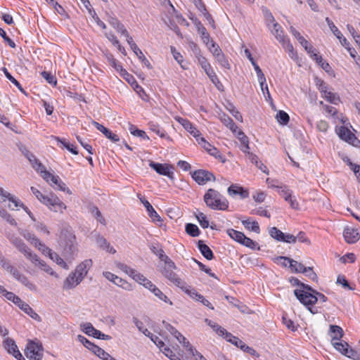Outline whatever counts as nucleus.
Segmentation results:
<instances>
[{
  "mask_svg": "<svg viewBox=\"0 0 360 360\" xmlns=\"http://www.w3.org/2000/svg\"><path fill=\"white\" fill-rule=\"evenodd\" d=\"M221 120L224 124L226 125L229 129H230L233 133L237 132L238 127L229 116L224 115L221 117Z\"/></svg>",
  "mask_w": 360,
  "mask_h": 360,
  "instance_id": "37998d69",
  "label": "nucleus"
},
{
  "mask_svg": "<svg viewBox=\"0 0 360 360\" xmlns=\"http://www.w3.org/2000/svg\"><path fill=\"white\" fill-rule=\"evenodd\" d=\"M198 249L201 254L208 260H211L214 257L213 252L208 245L203 243V241L199 240L198 243Z\"/></svg>",
  "mask_w": 360,
  "mask_h": 360,
  "instance_id": "4c0bfd02",
  "label": "nucleus"
},
{
  "mask_svg": "<svg viewBox=\"0 0 360 360\" xmlns=\"http://www.w3.org/2000/svg\"><path fill=\"white\" fill-rule=\"evenodd\" d=\"M307 294V295L305 294H299L297 296L300 297V302L303 305L307 307L308 310L311 314H315L318 313V309L317 308L313 307V305L315 304L319 300H320L321 302H326L328 300V298L323 294L318 291L314 292V295L309 293Z\"/></svg>",
  "mask_w": 360,
  "mask_h": 360,
  "instance_id": "39448f33",
  "label": "nucleus"
},
{
  "mask_svg": "<svg viewBox=\"0 0 360 360\" xmlns=\"http://www.w3.org/2000/svg\"><path fill=\"white\" fill-rule=\"evenodd\" d=\"M93 262L91 259H86L79 263L75 268L74 273L78 277V281L82 282L92 267Z\"/></svg>",
  "mask_w": 360,
  "mask_h": 360,
  "instance_id": "4468645a",
  "label": "nucleus"
},
{
  "mask_svg": "<svg viewBox=\"0 0 360 360\" xmlns=\"http://www.w3.org/2000/svg\"><path fill=\"white\" fill-rule=\"evenodd\" d=\"M136 282L142 285L144 288L148 286V283H150V281L146 278L143 274L136 271L135 274L131 277Z\"/></svg>",
  "mask_w": 360,
  "mask_h": 360,
  "instance_id": "a18cd8bd",
  "label": "nucleus"
},
{
  "mask_svg": "<svg viewBox=\"0 0 360 360\" xmlns=\"http://www.w3.org/2000/svg\"><path fill=\"white\" fill-rule=\"evenodd\" d=\"M149 166L153 169L158 174L166 176L170 179H174V167L168 164H162L150 161Z\"/></svg>",
  "mask_w": 360,
  "mask_h": 360,
  "instance_id": "6e6552de",
  "label": "nucleus"
},
{
  "mask_svg": "<svg viewBox=\"0 0 360 360\" xmlns=\"http://www.w3.org/2000/svg\"><path fill=\"white\" fill-rule=\"evenodd\" d=\"M105 56L108 62L117 72H120L121 75H127V76H129V74L122 68L120 63L114 58L112 54L108 53H105Z\"/></svg>",
  "mask_w": 360,
  "mask_h": 360,
  "instance_id": "bb28decb",
  "label": "nucleus"
},
{
  "mask_svg": "<svg viewBox=\"0 0 360 360\" xmlns=\"http://www.w3.org/2000/svg\"><path fill=\"white\" fill-rule=\"evenodd\" d=\"M41 172L42 178L48 183H49L52 186H56L59 190L67 191L68 193H71L69 188L66 187L65 184L60 180L59 176L53 175L49 172L46 171V169Z\"/></svg>",
  "mask_w": 360,
  "mask_h": 360,
  "instance_id": "9d476101",
  "label": "nucleus"
},
{
  "mask_svg": "<svg viewBox=\"0 0 360 360\" xmlns=\"http://www.w3.org/2000/svg\"><path fill=\"white\" fill-rule=\"evenodd\" d=\"M331 344L335 349H337L338 352H340L343 355L345 354V352H347L348 347H349V345L347 342H341L340 340L331 342Z\"/></svg>",
  "mask_w": 360,
  "mask_h": 360,
  "instance_id": "de8ad7c7",
  "label": "nucleus"
},
{
  "mask_svg": "<svg viewBox=\"0 0 360 360\" xmlns=\"http://www.w3.org/2000/svg\"><path fill=\"white\" fill-rule=\"evenodd\" d=\"M335 132L340 139L352 144L353 146H356L355 142H360L355 135L346 127H336Z\"/></svg>",
  "mask_w": 360,
  "mask_h": 360,
  "instance_id": "f8f14e48",
  "label": "nucleus"
},
{
  "mask_svg": "<svg viewBox=\"0 0 360 360\" xmlns=\"http://www.w3.org/2000/svg\"><path fill=\"white\" fill-rule=\"evenodd\" d=\"M206 205L214 210H226L229 202L219 191L209 188L203 197Z\"/></svg>",
  "mask_w": 360,
  "mask_h": 360,
  "instance_id": "f03ea898",
  "label": "nucleus"
},
{
  "mask_svg": "<svg viewBox=\"0 0 360 360\" xmlns=\"http://www.w3.org/2000/svg\"><path fill=\"white\" fill-rule=\"evenodd\" d=\"M81 282L78 281V277L75 274V273L72 272L69 274V276L65 278L63 284V288L65 289H72L79 285Z\"/></svg>",
  "mask_w": 360,
  "mask_h": 360,
  "instance_id": "2f4dec72",
  "label": "nucleus"
},
{
  "mask_svg": "<svg viewBox=\"0 0 360 360\" xmlns=\"http://www.w3.org/2000/svg\"><path fill=\"white\" fill-rule=\"evenodd\" d=\"M48 250L49 251H41V252L44 255H48L51 259L55 262L60 267L65 269H69L68 264L57 253L53 252L49 248H48Z\"/></svg>",
  "mask_w": 360,
  "mask_h": 360,
  "instance_id": "b1692460",
  "label": "nucleus"
},
{
  "mask_svg": "<svg viewBox=\"0 0 360 360\" xmlns=\"http://www.w3.org/2000/svg\"><path fill=\"white\" fill-rule=\"evenodd\" d=\"M96 241L97 245L106 252L111 254H115L116 252V250L110 245L103 236L99 234L96 235Z\"/></svg>",
  "mask_w": 360,
  "mask_h": 360,
  "instance_id": "cd10ccee",
  "label": "nucleus"
},
{
  "mask_svg": "<svg viewBox=\"0 0 360 360\" xmlns=\"http://www.w3.org/2000/svg\"><path fill=\"white\" fill-rule=\"evenodd\" d=\"M269 234L273 238L278 241H281V240H283V236H284V233L276 227H271L269 229Z\"/></svg>",
  "mask_w": 360,
  "mask_h": 360,
  "instance_id": "13d9d810",
  "label": "nucleus"
},
{
  "mask_svg": "<svg viewBox=\"0 0 360 360\" xmlns=\"http://www.w3.org/2000/svg\"><path fill=\"white\" fill-rule=\"evenodd\" d=\"M129 130L131 134L135 136L141 137L143 139H149V137L147 136L144 131L136 129V127L133 124L129 126Z\"/></svg>",
  "mask_w": 360,
  "mask_h": 360,
  "instance_id": "5fc2aeb1",
  "label": "nucleus"
},
{
  "mask_svg": "<svg viewBox=\"0 0 360 360\" xmlns=\"http://www.w3.org/2000/svg\"><path fill=\"white\" fill-rule=\"evenodd\" d=\"M17 249L22 253L27 259L37 260V255L33 253L24 242L21 243Z\"/></svg>",
  "mask_w": 360,
  "mask_h": 360,
  "instance_id": "58836bf2",
  "label": "nucleus"
},
{
  "mask_svg": "<svg viewBox=\"0 0 360 360\" xmlns=\"http://www.w3.org/2000/svg\"><path fill=\"white\" fill-rule=\"evenodd\" d=\"M20 233L26 240L30 242L40 252L49 251L48 247L44 243H43L38 238H37L34 234L25 230L20 231Z\"/></svg>",
  "mask_w": 360,
  "mask_h": 360,
  "instance_id": "ddd939ff",
  "label": "nucleus"
},
{
  "mask_svg": "<svg viewBox=\"0 0 360 360\" xmlns=\"http://www.w3.org/2000/svg\"><path fill=\"white\" fill-rule=\"evenodd\" d=\"M25 355L32 360H41L43 356L41 346L34 342H30L25 349Z\"/></svg>",
  "mask_w": 360,
  "mask_h": 360,
  "instance_id": "9b49d317",
  "label": "nucleus"
},
{
  "mask_svg": "<svg viewBox=\"0 0 360 360\" xmlns=\"http://www.w3.org/2000/svg\"><path fill=\"white\" fill-rule=\"evenodd\" d=\"M6 200H8L11 203H13V207H12L11 205H9V207L12 210H13L14 207H18V205H22V202L18 198L5 191L2 188H0V201L4 202Z\"/></svg>",
  "mask_w": 360,
  "mask_h": 360,
  "instance_id": "412c9836",
  "label": "nucleus"
},
{
  "mask_svg": "<svg viewBox=\"0 0 360 360\" xmlns=\"http://www.w3.org/2000/svg\"><path fill=\"white\" fill-rule=\"evenodd\" d=\"M83 327V331L89 336L94 335V333L96 332V328L92 326L90 323H86L82 325Z\"/></svg>",
  "mask_w": 360,
  "mask_h": 360,
  "instance_id": "774afa93",
  "label": "nucleus"
},
{
  "mask_svg": "<svg viewBox=\"0 0 360 360\" xmlns=\"http://www.w3.org/2000/svg\"><path fill=\"white\" fill-rule=\"evenodd\" d=\"M316 290L313 289L310 285L304 283L300 284V289H295L294 290V295L297 297V299L300 301V297L297 296L299 294H305L307 295L309 294L314 295V292Z\"/></svg>",
  "mask_w": 360,
  "mask_h": 360,
  "instance_id": "e433bc0d",
  "label": "nucleus"
},
{
  "mask_svg": "<svg viewBox=\"0 0 360 360\" xmlns=\"http://www.w3.org/2000/svg\"><path fill=\"white\" fill-rule=\"evenodd\" d=\"M158 245H157V246L155 245H152L150 247V249L152 251V252L157 255L161 262H163L164 263H167L168 264H171L170 258L167 255H165L164 250L162 248H158Z\"/></svg>",
  "mask_w": 360,
  "mask_h": 360,
  "instance_id": "72a5a7b5",
  "label": "nucleus"
},
{
  "mask_svg": "<svg viewBox=\"0 0 360 360\" xmlns=\"http://www.w3.org/2000/svg\"><path fill=\"white\" fill-rule=\"evenodd\" d=\"M345 356L354 360H360V352L353 349L350 347H348Z\"/></svg>",
  "mask_w": 360,
  "mask_h": 360,
  "instance_id": "0e129e2a",
  "label": "nucleus"
},
{
  "mask_svg": "<svg viewBox=\"0 0 360 360\" xmlns=\"http://www.w3.org/2000/svg\"><path fill=\"white\" fill-rule=\"evenodd\" d=\"M0 264L1 267L7 271L12 276L29 289L30 291L37 292V286L23 274H22L18 269L13 266L10 261L6 259L1 254H0Z\"/></svg>",
  "mask_w": 360,
  "mask_h": 360,
  "instance_id": "f257e3e1",
  "label": "nucleus"
},
{
  "mask_svg": "<svg viewBox=\"0 0 360 360\" xmlns=\"http://www.w3.org/2000/svg\"><path fill=\"white\" fill-rule=\"evenodd\" d=\"M88 209L89 212L97 219L98 221L102 224H105V219L102 216L101 212L96 206L94 205H89Z\"/></svg>",
  "mask_w": 360,
  "mask_h": 360,
  "instance_id": "ea45409f",
  "label": "nucleus"
},
{
  "mask_svg": "<svg viewBox=\"0 0 360 360\" xmlns=\"http://www.w3.org/2000/svg\"><path fill=\"white\" fill-rule=\"evenodd\" d=\"M30 189L36 198L51 211L63 212V210L66 209V205L56 195H44L34 186H32Z\"/></svg>",
  "mask_w": 360,
  "mask_h": 360,
  "instance_id": "7ed1b4c3",
  "label": "nucleus"
},
{
  "mask_svg": "<svg viewBox=\"0 0 360 360\" xmlns=\"http://www.w3.org/2000/svg\"><path fill=\"white\" fill-rule=\"evenodd\" d=\"M229 236L237 241L239 243H241L243 239H245V234L240 231L234 230L233 229H229L227 231Z\"/></svg>",
  "mask_w": 360,
  "mask_h": 360,
  "instance_id": "09e8293b",
  "label": "nucleus"
},
{
  "mask_svg": "<svg viewBox=\"0 0 360 360\" xmlns=\"http://www.w3.org/2000/svg\"><path fill=\"white\" fill-rule=\"evenodd\" d=\"M60 245L63 248V254L67 259L70 262L75 259L78 252L75 235L71 233L65 234L60 242Z\"/></svg>",
  "mask_w": 360,
  "mask_h": 360,
  "instance_id": "20e7f679",
  "label": "nucleus"
},
{
  "mask_svg": "<svg viewBox=\"0 0 360 360\" xmlns=\"http://www.w3.org/2000/svg\"><path fill=\"white\" fill-rule=\"evenodd\" d=\"M141 202L148 211V216L152 219L153 221H161V217L154 210L150 203L146 199H141Z\"/></svg>",
  "mask_w": 360,
  "mask_h": 360,
  "instance_id": "7c9ffc66",
  "label": "nucleus"
},
{
  "mask_svg": "<svg viewBox=\"0 0 360 360\" xmlns=\"http://www.w3.org/2000/svg\"><path fill=\"white\" fill-rule=\"evenodd\" d=\"M276 118L278 122L283 125L287 124L290 120L288 114L283 110H280L276 114Z\"/></svg>",
  "mask_w": 360,
  "mask_h": 360,
  "instance_id": "6e6d98bb",
  "label": "nucleus"
},
{
  "mask_svg": "<svg viewBox=\"0 0 360 360\" xmlns=\"http://www.w3.org/2000/svg\"><path fill=\"white\" fill-rule=\"evenodd\" d=\"M322 97H323L328 102L334 105H338L340 102L339 96L331 91H328V93H326L325 95H322Z\"/></svg>",
  "mask_w": 360,
  "mask_h": 360,
  "instance_id": "603ef678",
  "label": "nucleus"
},
{
  "mask_svg": "<svg viewBox=\"0 0 360 360\" xmlns=\"http://www.w3.org/2000/svg\"><path fill=\"white\" fill-rule=\"evenodd\" d=\"M41 75L43 77V78H44L46 80V82L48 83H49L50 84H53V85L56 84V83H57L56 79L55 76H53L51 72H46V71H43L41 73Z\"/></svg>",
  "mask_w": 360,
  "mask_h": 360,
  "instance_id": "338daca9",
  "label": "nucleus"
},
{
  "mask_svg": "<svg viewBox=\"0 0 360 360\" xmlns=\"http://www.w3.org/2000/svg\"><path fill=\"white\" fill-rule=\"evenodd\" d=\"M196 218H197L200 225L203 229H206L209 226V221L207 219L206 216L202 212H199L196 215Z\"/></svg>",
  "mask_w": 360,
  "mask_h": 360,
  "instance_id": "69168bd1",
  "label": "nucleus"
},
{
  "mask_svg": "<svg viewBox=\"0 0 360 360\" xmlns=\"http://www.w3.org/2000/svg\"><path fill=\"white\" fill-rule=\"evenodd\" d=\"M329 333L331 337V342L340 340L343 336V330L342 328L336 325H331L330 326Z\"/></svg>",
  "mask_w": 360,
  "mask_h": 360,
  "instance_id": "f704fd0d",
  "label": "nucleus"
},
{
  "mask_svg": "<svg viewBox=\"0 0 360 360\" xmlns=\"http://www.w3.org/2000/svg\"><path fill=\"white\" fill-rule=\"evenodd\" d=\"M271 32L280 43H281L283 45H285L286 38L279 24L277 22H274L273 24V29L271 30Z\"/></svg>",
  "mask_w": 360,
  "mask_h": 360,
  "instance_id": "473e14b6",
  "label": "nucleus"
},
{
  "mask_svg": "<svg viewBox=\"0 0 360 360\" xmlns=\"http://www.w3.org/2000/svg\"><path fill=\"white\" fill-rule=\"evenodd\" d=\"M54 138L56 141H58V142H60L63 145V146L65 148H66L70 153H72L74 155L78 154L77 147L75 145L71 144V143L67 142L65 139H62L59 137L56 136Z\"/></svg>",
  "mask_w": 360,
  "mask_h": 360,
  "instance_id": "864d4df0",
  "label": "nucleus"
},
{
  "mask_svg": "<svg viewBox=\"0 0 360 360\" xmlns=\"http://www.w3.org/2000/svg\"><path fill=\"white\" fill-rule=\"evenodd\" d=\"M150 129L155 132L157 135L160 136L161 138H164L167 136V133L165 131L160 127L159 125L154 124V123H150L149 124Z\"/></svg>",
  "mask_w": 360,
  "mask_h": 360,
  "instance_id": "bf43d9fd",
  "label": "nucleus"
},
{
  "mask_svg": "<svg viewBox=\"0 0 360 360\" xmlns=\"http://www.w3.org/2000/svg\"><path fill=\"white\" fill-rule=\"evenodd\" d=\"M103 275L106 279L112 282L115 285L121 287L122 288L126 290H132V287L130 283H129L127 281H124L122 278H120L117 276L115 275L114 274L110 271H104L103 272Z\"/></svg>",
  "mask_w": 360,
  "mask_h": 360,
  "instance_id": "dca6fc26",
  "label": "nucleus"
},
{
  "mask_svg": "<svg viewBox=\"0 0 360 360\" xmlns=\"http://www.w3.org/2000/svg\"><path fill=\"white\" fill-rule=\"evenodd\" d=\"M4 347L11 354H13L14 353L13 352V351L18 350L15 341L10 338H7L6 339L4 340Z\"/></svg>",
  "mask_w": 360,
  "mask_h": 360,
  "instance_id": "c03bdc74",
  "label": "nucleus"
},
{
  "mask_svg": "<svg viewBox=\"0 0 360 360\" xmlns=\"http://www.w3.org/2000/svg\"><path fill=\"white\" fill-rule=\"evenodd\" d=\"M23 154L32 164V167L41 174H42L43 170H46L45 167L39 161V160L36 158V156L30 152L27 149H24L22 150Z\"/></svg>",
  "mask_w": 360,
  "mask_h": 360,
  "instance_id": "aec40b11",
  "label": "nucleus"
},
{
  "mask_svg": "<svg viewBox=\"0 0 360 360\" xmlns=\"http://www.w3.org/2000/svg\"><path fill=\"white\" fill-rule=\"evenodd\" d=\"M191 47L193 48V52L195 53V56L198 60L199 65L203 69L205 72L211 69L212 67L210 63L204 56L201 55V51L200 49L198 47L197 44L195 43H192Z\"/></svg>",
  "mask_w": 360,
  "mask_h": 360,
  "instance_id": "6ab92c4d",
  "label": "nucleus"
},
{
  "mask_svg": "<svg viewBox=\"0 0 360 360\" xmlns=\"http://www.w3.org/2000/svg\"><path fill=\"white\" fill-rule=\"evenodd\" d=\"M19 301L20 302H16L15 304L21 310H22L33 319L40 321V316L32 309V308L28 304L22 301L20 298Z\"/></svg>",
  "mask_w": 360,
  "mask_h": 360,
  "instance_id": "a878e982",
  "label": "nucleus"
},
{
  "mask_svg": "<svg viewBox=\"0 0 360 360\" xmlns=\"http://www.w3.org/2000/svg\"><path fill=\"white\" fill-rule=\"evenodd\" d=\"M228 194L231 197L239 195L240 198L245 199L249 196L248 190L236 184H231L227 190Z\"/></svg>",
  "mask_w": 360,
  "mask_h": 360,
  "instance_id": "a211bd4d",
  "label": "nucleus"
},
{
  "mask_svg": "<svg viewBox=\"0 0 360 360\" xmlns=\"http://www.w3.org/2000/svg\"><path fill=\"white\" fill-rule=\"evenodd\" d=\"M37 260L30 259L32 263L38 266L41 270L46 272L47 274L55 276L57 277L56 273L43 260L40 259L39 257L37 255Z\"/></svg>",
  "mask_w": 360,
  "mask_h": 360,
  "instance_id": "c756f323",
  "label": "nucleus"
},
{
  "mask_svg": "<svg viewBox=\"0 0 360 360\" xmlns=\"http://www.w3.org/2000/svg\"><path fill=\"white\" fill-rule=\"evenodd\" d=\"M179 122L182 124L184 128L193 135L196 139L200 138V132L195 127V126L188 120L179 118Z\"/></svg>",
  "mask_w": 360,
  "mask_h": 360,
  "instance_id": "393cba45",
  "label": "nucleus"
},
{
  "mask_svg": "<svg viewBox=\"0 0 360 360\" xmlns=\"http://www.w3.org/2000/svg\"><path fill=\"white\" fill-rule=\"evenodd\" d=\"M215 59L217 60V62L221 67L226 69H230V65L229 63V61L226 58L223 53L217 54Z\"/></svg>",
  "mask_w": 360,
  "mask_h": 360,
  "instance_id": "680f3d73",
  "label": "nucleus"
},
{
  "mask_svg": "<svg viewBox=\"0 0 360 360\" xmlns=\"http://www.w3.org/2000/svg\"><path fill=\"white\" fill-rule=\"evenodd\" d=\"M192 178L199 185H205L208 181H215L214 175L205 169H198L192 173Z\"/></svg>",
  "mask_w": 360,
  "mask_h": 360,
  "instance_id": "1a4fd4ad",
  "label": "nucleus"
},
{
  "mask_svg": "<svg viewBox=\"0 0 360 360\" xmlns=\"http://www.w3.org/2000/svg\"><path fill=\"white\" fill-rule=\"evenodd\" d=\"M6 77L19 90L21 91H24L21 84L19 83L18 80H16L8 71V70L6 68H4L2 69Z\"/></svg>",
  "mask_w": 360,
  "mask_h": 360,
  "instance_id": "4d7b16f0",
  "label": "nucleus"
},
{
  "mask_svg": "<svg viewBox=\"0 0 360 360\" xmlns=\"http://www.w3.org/2000/svg\"><path fill=\"white\" fill-rule=\"evenodd\" d=\"M183 290L193 300L201 302L203 305L211 309H214V307L212 304L205 299L203 295L199 294L195 289H190L189 287L186 285Z\"/></svg>",
  "mask_w": 360,
  "mask_h": 360,
  "instance_id": "f3484780",
  "label": "nucleus"
},
{
  "mask_svg": "<svg viewBox=\"0 0 360 360\" xmlns=\"http://www.w3.org/2000/svg\"><path fill=\"white\" fill-rule=\"evenodd\" d=\"M276 188H278V192L280 195L282 196L285 201H288L292 194V191L286 186H276Z\"/></svg>",
  "mask_w": 360,
  "mask_h": 360,
  "instance_id": "8fccbe9b",
  "label": "nucleus"
},
{
  "mask_svg": "<svg viewBox=\"0 0 360 360\" xmlns=\"http://www.w3.org/2000/svg\"><path fill=\"white\" fill-rule=\"evenodd\" d=\"M197 142L200 144L207 153L214 156L215 158L220 160L222 162H224L225 159L224 156L221 154L219 150L212 146L209 142H207L203 137H200V139H197Z\"/></svg>",
  "mask_w": 360,
  "mask_h": 360,
  "instance_id": "2eb2a0df",
  "label": "nucleus"
},
{
  "mask_svg": "<svg viewBox=\"0 0 360 360\" xmlns=\"http://www.w3.org/2000/svg\"><path fill=\"white\" fill-rule=\"evenodd\" d=\"M148 290H150L155 297H157L159 300L165 302V303H168L170 305H172V302L169 300L167 295H165L161 290L159 289L154 283L151 281L150 283H148V286L146 288Z\"/></svg>",
  "mask_w": 360,
  "mask_h": 360,
  "instance_id": "4be33fe9",
  "label": "nucleus"
},
{
  "mask_svg": "<svg viewBox=\"0 0 360 360\" xmlns=\"http://www.w3.org/2000/svg\"><path fill=\"white\" fill-rule=\"evenodd\" d=\"M242 224L244 225V226L246 229L251 230L252 231H253L255 233H259L260 232L259 226L257 221H252L249 219H247V220H243L242 221Z\"/></svg>",
  "mask_w": 360,
  "mask_h": 360,
  "instance_id": "49530a36",
  "label": "nucleus"
},
{
  "mask_svg": "<svg viewBox=\"0 0 360 360\" xmlns=\"http://www.w3.org/2000/svg\"><path fill=\"white\" fill-rule=\"evenodd\" d=\"M0 217L4 219L8 223L12 226H16V221L8 214L5 210L0 209Z\"/></svg>",
  "mask_w": 360,
  "mask_h": 360,
  "instance_id": "e2e57ef3",
  "label": "nucleus"
},
{
  "mask_svg": "<svg viewBox=\"0 0 360 360\" xmlns=\"http://www.w3.org/2000/svg\"><path fill=\"white\" fill-rule=\"evenodd\" d=\"M276 259L287 261V262L289 263V268L292 272L307 273L308 271H310L311 274L309 275V278L313 281L317 278V276L311 267H305L302 263L287 257L281 256L278 257Z\"/></svg>",
  "mask_w": 360,
  "mask_h": 360,
  "instance_id": "0eeeda50",
  "label": "nucleus"
},
{
  "mask_svg": "<svg viewBox=\"0 0 360 360\" xmlns=\"http://www.w3.org/2000/svg\"><path fill=\"white\" fill-rule=\"evenodd\" d=\"M205 322L211 327L217 334H218L220 336L224 337L225 335V333L227 331L226 329L218 325L217 323L208 319H205Z\"/></svg>",
  "mask_w": 360,
  "mask_h": 360,
  "instance_id": "79ce46f5",
  "label": "nucleus"
},
{
  "mask_svg": "<svg viewBox=\"0 0 360 360\" xmlns=\"http://www.w3.org/2000/svg\"><path fill=\"white\" fill-rule=\"evenodd\" d=\"M223 338H225L227 342L231 343L232 345L236 346L238 348H240L241 346L244 344L243 340L234 336L228 331L225 333V335H224Z\"/></svg>",
  "mask_w": 360,
  "mask_h": 360,
  "instance_id": "a19ab883",
  "label": "nucleus"
},
{
  "mask_svg": "<svg viewBox=\"0 0 360 360\" xmlns=\"http://www.w3.org/2000/svg\"><path fill=\"white\" fill-rule=\"evenodd\" d=\"M343 236L347 243H354L360 238V234L358 231L352 228L345 229Z\"/></svg>",
  "mask_w": 360,
  "mask_h": 360,
  "instance_id": "5701e85b",
  "label": "nucleus"
},
{
  "mask_svg": "<svg viewBox=\"0 0 360 360\" xmlns=\"http://www.w3.org/2000/svg\"><path fill=\"white\" fill-rule=\"evenodd\" d=\"M186 232L192 237H196L200 235L198 227L193 224L188 223L186 225Z\"/></svg>",
  "mask_w": 360,
  "mask_h": 360,
  "instance_id": "3c124183",
  "label": "nucleus"
},
{
  "mask_svg": "<svg viewBox=\"0 0 360 360\" xmlns=\"http://www.w3.org/2000/svg\"><path fill=\"white\" fill-rule=\"evenodd\" d=\"M194 23L197 26L198 32L200 34L203 43H205L207 46H208V44H211V41H212L210 39V34L207 32L206 28L201 24V22L199 20H195L194 21Z\"/></svg>",
  "mask_w": 360,
  "mask_h": 360,
  "instance_id": "c85d7f7f",
  "label": "nucleus"
},
{
  "mask_svg": "<svg viewBox=\"0 0 360 360\" xmlns=\"http://www.w3.org/2000/svg\"><path fill=\"white\" fill-rule=\"evenodd\" d=\"M305 51L309 53L311 58L314 60L317 63L322 62V57L318 55L317 51L313 47L311 44L307 41L306 45H302Z\"/></svg>",
  "mask_w": 360,
  "mask_h": 360,
  "instance_id": "c9c22d12",
  "label": "nucleus"
},
{
  "mask_svg": "<svg viewBox=\"0 0 360 360\" xmlns=\"http://www.w3.org/2000/svg\"><path fill=\"white\" fill-rule=\"evenodd\" d=\"M331 32L340 40V42L342 46H347L349 41L345 37H343L341 32L338 30L337 27L333 29Z\"/></svg>",
  "mask_w": 360,
  "mask_h": 360,
  "instance_id": "052dcab7",
  "label": "nucleus"
},
{
  "mask_svg": "<svg viewBox=\"0 0 360 360\" xmlns=\"http://www.w3.org/2000/svg\"><path fill=\"white\" fill-rule=\"evenodd\" d=\"M170 263L171 264H169L164 263L165 265L161 269V273L171 283L184 290L186 286V284L184 281L180 279L177 274L174 271V270L176 269V266L171 259Z\"/></svg>",
  "mask_w": 360,
  "mask_h": 360,
  "instance_id": "423d86ee",
  "label": "nucleus"
}]
</instances>
